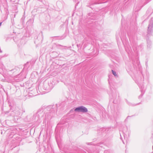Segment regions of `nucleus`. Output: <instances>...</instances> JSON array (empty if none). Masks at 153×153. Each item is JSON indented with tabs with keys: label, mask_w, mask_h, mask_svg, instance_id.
I'll return each instance as SVG.
<instances>
[{
	"label": "nucleus",
	"mask_w": 153,
	"mask_h": 153,
	"mask_svg": "<svg viewBox=\"0 0 153 153\" xmlns=\"http://www.w3.org/2000/svg\"><path fill=\"white\" fill-rule=\"evenodd\" d=\"M75 111H78L83 112H87L88 111L87 109L83 106H81L76 108L75 109Z\"/></svg>",
	"instance_id": "f257e3e1"
},
{
	"label": "nucleus",
	"mask_w": 153,
	"mask_h": 153,
	"mask_svg": "<svg viewBox=\"0 0 153 153\" xmlns=\"http://www.w3.org/2000/svg\"><path fill=\"white\" fill-rule=\"evenodd\" d=\"M112 73L115 76H117V74H116V72L114 71L113 70H112Z\"/></svg>",
	"instance_id": "f03ea898"
},
{
	"label": "nucleus",
	"mask_w": 153,
	"mask_h": 153,
	"mask_svg": "<svg viewBox=\"0 0 153 153\" xmlns=\"http://www.w3.org/2000/svg\"><path fill=\"white\" fill-rule=\"evenodd\" d=\"M1 23H0V26L1 25Z\"/></svg>",
	"instance_id": "7ed1b4c3"
}]
</instances>
